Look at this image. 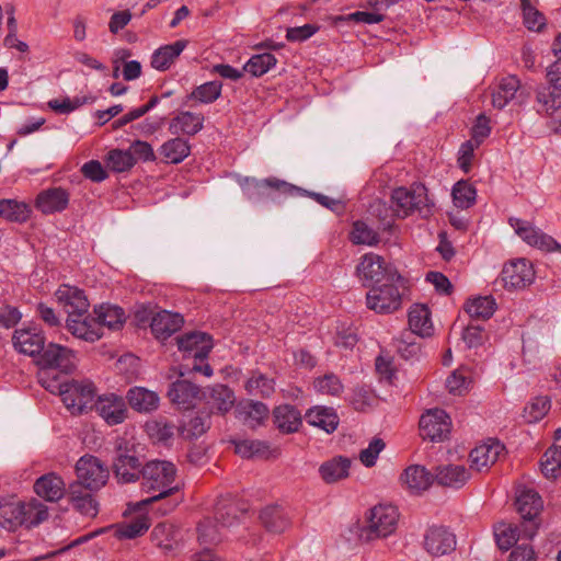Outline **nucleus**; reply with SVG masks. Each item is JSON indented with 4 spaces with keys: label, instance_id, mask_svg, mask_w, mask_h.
I'll return each mask as SVG.
<instances>
[{
    "label": "nucleus",
    "instance_id": "9b49d317",
    "mask_svg": "<svg viewBox=\"0 0 561 561\" xmlns=\"http://www.w3.org/2000/svg\"><path fill=\"white\" fill-rule=\"evenodd\" d=\"M398 283H387L381 287H373L366 295L367 307L377 313H391L402 304V295Z\"/></svg>",
    "mask_w": 561,
    "mask_h": 561
},
{
    "label": "nucleus",
    "instance_id": "13d9d810",
    "mask_svg": "<svg viewBox=\"0 0 561 561\" xmlns=\"http://www.w3.org/2000/svg\"><path fill=\"white\" fill-rule=\"evenodd\" d=\"M393 343L397 352L405 359L414 358L420 353V344L413 332L403 331Z\"/></svg>",
    "mask_w": 561,
    "mask_h": 561
},
{
    "label": "nucleus",
    "instance_id": "0e129e2a",
    "mask_svg": "<svg viewBox=\"0 0 561 561\" xmlns=\"http://www.w3.org/2000/svg\"><path fill=\"white\" fill-rule=\"evenodd\" d=\"M520 8L526 27L530 31L539 32L546 24L543 14L529 0H520Z\"/></svg>",
    "mask_w": 561,
    "mask_h": 561
},
{
    "label": "nucleus",
    "instance_id": "a211bd4d",
    "mask_svg": "<svg viewBox=\"0 0 561 561\" xmlns=\"http://www.w3.org/2000/svg\"><path fill=\"white\" fill-rule=\"evenodd\" d=\"M168 397L180 409L188 410L201 400V390L187 380H176L171 385Z\"/></svg>",
    "mask_w": 561,
    "mask_h": 561
},
{
    "label": "nucleus",
    "instance_id": "7ed1b4c3",
    "mask_svg": "<svg viewBox=\"0 0 561 561\" xmlns=\"http://www.w3.org/2000/svg\"><path fill=\"white\" fill-rule=\"evenodd\" d=\"M399 512L390 504H379L370 508L366 515V525L359 528L358 538L371 541L391 535L398 524Z\"/></svg>",
    "mask_w": 561,
    "mask_h": 561
},
{
    "label": "nucleus",
    "instance_id": "680f3d73",
    "mask_svg": "<svg viewBox=\"0 0 561 561\" xmlns=\"http://www.w3.org/2000/svg\"><path fill=\"white\" fill-rule=\"evenodd\" d=\"M549 410L550 400L547 397H537L525 407L523 417L527 423H536L543 419Z\"/></svg>",
    "mask_w": 561,
    "mask_h": 561
},
{
    "label": "nucleus",
    "instance_id": "423d86ee",
    "mask_svg": "<svg viewBox=\"0 0 561 561\" xmlns=\"http://www.w3.org/2000/svg\"><path fill=\"white\" fill-rule=\"evenodd\" d=\"M142 467L134 447H130L124 438L117 439L112 465L117 481L121 483L136 482L141 477Z\"/></svg>",
    "mask_w": 561,
    "mask_h": 561
},
{
    "label": "nucleus",
    "instance_id": "864d4df0",
    "mask_svg": "<svg viewBox=\"0 0 561 561\" xmlns=\"http://www.w3.org/2000/svg\"><path fill=\"white\" fill-rule=\"evenodd\" d=\"M176 426L164 420V419H158L152 420L146 423V431L151 439L167 444L169 443L174 435Z\"/></svg>",
    "mask_w": 561,
    "mask_h": 561
},
{
    "label": "nucleus",
    "instance_id": "a878e982",
    "mask_svg": "<svg viewBox=\"0 0 561 561\" xmlns=\"http://www.w3.org/2000/svg\"><path fill=\"white\" fill-rule=\"evenodd\" d=\"M245 508L231 497L220 499L215 506V520L221 527H231L239 523Z\"/></svg>",
    "mask_w": 561,
    "mask_h": 561
},
{
    "label": "nucleus",
    "instance_id": "6e6d98bb",
    "mask_svg": "<svg viewBox=\"0 0 561 561\" xmlns=\"http://www.w3.org/2000/svg\"><path fill=\"white\" fill-rule=\"evenodd\" d=\"M149 519L145 515H139L118 526L116 534L119 538L134 539L141 536L149 528Z\"/></svg>",
    "mask_w": 561,
    "mask_h": 561
},
{
    "label": "nucleus",
    "instance_id": "dca6fc26",
    "mask_svg": "<svg viewBox=\"0 0 561 561\" xmlns=\"http://www.w3.org/2000/svg\"><path fill=\"white\" fill-rule=\"evenodd\" d=\"M57 301L70 317H83L89 308V301L83 291L77 287L62 285L55 293Z\"/></svg>",
    "mask_w": 561,
    "mask_h": 561
},
{
    "label": "nucleus",
    "instance_id": "de8ad7c7",
    "mask_svg": "<svg viewBox=\"0 0 561 561\" xmlns=\"http://www.w3.org/2000/svg\"><path fill=\"white\" fill-rule=\"evenodd\" d=\"M236 398L227 386L216 385L208 389V403L220 413L228 412L234 404Z\"/></svg>",
    "mask_w": 561,
    "mask_h": 561
},
{
    "label": "nucleus",
    "instance_id": "e2e57ef3",
    "mask_svg": "<svg viewBox=\"0 0 561 561\" xmlns=\"http://www.w3.org/2000/svg\"><path fill=\"white\" fill-rule=\"evenodd\" d=\"M221 88V82L209 81L193 90L188 98L192 100H197L201 103H213L220 96Z\"/></svg>",
    "mask_w": 561,
    "mask_h": 561
},
{
    "label": "nucleus",
    "instance_id": "2f4dec72",
    "mask_svg": "<svg viewBox=\"0 0 561 561\" xmlns=\"http://www.w3.org/2000/svg\"><path fill=\"white\" fill-rule=\"evenodd\" d=\"M187 46V41L179 39L158 48L151 56V66L159 71L168 70Z\"/></svg>",
    "mask_w": 561,
    "mask_h": 561
},
{
    "label": "nucleus",
    "instance_id": "7c9ffc66",
    "mask_svg": "<svg viewBox=\"0 0 561 561\" xmlns=\"http://www.w3.org/2000/svg\"><path fill=\"white\" fill-rule=\"evenodd\" d=\"M401 479L410 491L420 493L432 485L435 477L425 467L413 465L404 470Z\"/></svg>",
    "mask_w": 561,
    "mask_h": 561
},
{
    "label": "nucleus",
    "instance_id": "a18cd8bd",
    "mask_svg": "<svg viewBox=\"0 0 561 561\" xmlns=\"http://www.w3.org/2000/svg\"><path fill=\"white\" fill-rule=\"evenodd\" d=\"M21 526H36L48 517L47 506L36 499L21 502Z\"/></svg>",
    "mask_w": 561,
    "mask_h": 561
},
{
    "label": "nucleus",
    "instance_id": "f704fd0d",
    "mask_svg": "<svg viewBox=\"0 0 561 561\" xmlns=\"http://www.w3.org/2000/svg\"><path fill=\"white\" fill-rule=\"evenodd\" d=\"M152 541L164 551H173L181 542L180 530L170 523H160L151 533Z\"/></svg>",
    "mask_w": 561,
    "mask_h": 561
},
{
    "label": "nucleus",
    "instance_id": "58836bf2",
    "mask_svg": "<svg viewBox=\"0 0 561 561\" xmlns=\"http://www.w3.org/2000/svg\"><path fill=\"white\" fill-rule=\"evenodd\" d=\"M519 88L520 82L517 77L508 76L503 78L492 92L493 106L500 110L505 107L515 98Z\"/></svg>",
    "mask_w": 561,
    "mask_h": 561
},
{
    "label": "nucleus",
    "instance_id": "aec40b11",
    "mask_svg": "<svg viewBox=\"0 0 561 561\" xmlns=\"http://www.w3.org/2000/svg\"><path fill=\"white\" fill-rule=\"evenodd\" d=\"M504 446L500 442H491L477 446L469 455L470 469L481 472L488 470L499 459Z\"/></svg>",
    "mask_w": 561,
    "mask_h": 561
},
{
    "label": "nucleus",
    "instance_id": "5701e85b",
    "mask_svg": "<svg viewBox=\"0 0 561 561\" xmlns=\"http://www.w3.org/2000/svg\"><path fill=\"white\" fill-rule=\"evenodd\" d=\"M67 329L76 337L95 342L102 336L101 327L95 322L94 317H70L67 319Z\"/></svg>",
    "mask_w": 561,
    "mask_h": 561
},
{
    "label": "nucleus",
    "instance_id": "412c9836",
    "mask_svg": "<svg viewBox=\"0 0 561 561\" xmlns=\"http://www.w3.org/2000/svg\"><path fill=\"white\" fill-rule=\"evenodd\" d=\"M537 112L551 117L561 126V92L551 87H540L536 93Z\"/></svg>",
    "mask_w": 561,
    "mask_h": 561
},
{
    "label": "nucleus",
    "instance_id": "bb28decb",
    "mask_svg": "<svg viewBox=\"0 0 561 561\" xmlns=\"http://www.w3.org/2000/svg\"><path fill=\"white\" fill-rule=\"evenodd\" d=\"M183 323L181 314L162 310L153 316L150 327L156 337L164 340L179 331Z\"/></svg>",
    "mask_w": 561,
    "mask_h": 561
},
{
    "label": "nucleus",
    "instance_id": "cd10ccee",
    "mask_svg": "<svg viewBox=\"0 0 561 561\" xmlns=\"http://www.w3.org/2000/svg\"><path fill=\"white\" fill-rule=\"evenodd\" d=\"M126 399L131 409L140 413H149L158 409L160 398L157 392L144 387H133L127 391Z\"/></svg>",
    "mask_w": 561,
    "mask_h": 561
},
{
    "label": "nucleus",
    "instance_id": "bf43d9fd",
    "mask_svg": "<svg viewBox=\"0 0 561 561\" xmlns=\"http://www.w3.org/2000/svg\"><path fill=\"white\" fill-rule=\"evenodd\" d=\"M136 158L128 150L113 149L107 154V165L115 172H125L134 167Z\"/></svg>",
    "mask_w": 561,
    "mask_h": 561
},
{
    "label": "nucleus",
    "instance_id": "3c124183",
    "mask_svg": "<svg viewBox=\"0 0 561 561\" xmlns=\"http://www.w3.org/2000/svg\"><path fill=\"white\" fill-rule=\"evenodd\" d=\"M451 196L457 208L467 209L476 203L477 191L471 183L460 180L453 186Z\"/></svg>",
    "mask_w": 561,
    "mask_h": 561
},
{
    "label": "nucleus",
    "instance_id": "20e7f679",
    "mask_svg": "<svg viewBox=\"0 0 561 561\" xmlns=\"http://www.w3.org/2000/svg\"><path fill=\"white\" fill-rule=\"evenodd\" d=\"M42 367L39 381L45 388V380L60 379L58 373L68 375L76 368V355L73 351L59 344H49L39 357Z\"/></svg>",
    "mask_w": 561,
    "mask_h": 561
},
{
    "label": "nucleus",
    "instance_id": "338daca9",
    "mask_svg": "<svg viewBox=\"0 0 561 561\" xmlns=\"http://www.w3.org/2000/svg\"><path fill=\"white\" fill-rule=\"evenodd\" d=\"M302 424L301 411L297 407L283 404V433H294Z\"/></svg>",
    "mask_w": 561,
    "mask_h": 561
},
{
    "label": "nucleus",
    "instance_id": "ea45409f",
    "mask_svg": "<svg viewBox=\"0 0 561 561\" xmlns=\"http://www.w3.org/2000/svg\"><path fill=\"white\" fill-rule=\"evenodd\" d=\"M238 417L249 427L255 428L267 417L268 408L256 401H247L237 409Z\"/></svg>",
    "mask_w": 561,
    "mask_h": 561
},
{
    "label": "nucleus",
    "instance_id": "37998d69",
    "mask_svg": "<svg viewBox=\"0 0 561 561\" xmlns=\"http://www.w3.org/2000/svg\"><path fill=\"white\" fill-rule=\"evenodd\" d=\"M234 451L243 458H268L272 454L271 446L265 440L240 439L232 440Z\"/></svg>",
    "mask_w": 561,
    "mask_h": 561
},
{
    "label": "nucleus",
    "instance_id": "393cba45",
    "mask_svg": "<svg viewBox=\"0 0 561 561\" xmlns=\"http://www.w3.org/2000/svg\"><path fill=\"white\" fill-rule=\"evenodd\" d=\"M34 491L39 497L48 502H57L66 494V486L59 476L47 473L36 480Z\"/></svg>",
    "mask_w": 561,
    "mask_h": 561
},
{
    "label": "nucleus",
    "instance_id": "39448f33",
    "mask_svg": "<svg viewBox=\"0 0 561 561\" xmlns=\"http://www.w3.org/2000/svg\"><path fill=\"white\" fill-rule=\"evenodd\" d=\"M356 275L363 286L369 287L381 282L402 283L401 275L385 259L375 253L364 254L356 266Z\"/></svg>",
    "mask_w": 561,
    "mask_h": 561
},
{
    "label": "nucleus",
    "instance_id": "a19ab883",
    "mask_svg": "<svg viewBox=\"0 0 561 561\" xmlns=\"http://www.w3.org/2000/svg\"><path fill=\"white\" fill-rule=\"evenodd\" d=\"M210 427V415L207 412L196 413L184 420L178 427L179 434L184 439H194L202 436Z\"/></svg>",
    "mask_w": 561,
    "mask_h": 561
},
{
    "label": "nucleus",
    "instance_id": "9d476101",
    "mask_svg": "<svg viewBox=\"0 0 561 561\" xmlns=\"http://www.w3.org/2000/svg\"><path fill=\"white\" fill-rule=\"evenodd\" d=\"M420 435L431 442H443L448 438L451 430V420L442 409L426 410L420 417Z\"/></svg>",
    "mask_w": 561,
    "mask_h": 561
},
{
    "label": "nucleus",
    "instance_id": "052dcab7",
    "mask_svg": "<svg viewBox=\"0 0 561 561\" xmlns=\"http://www.w3.org/2000/svg\"><path fill=\"white\" fill-rule=\"evenodd\" d=\"M274 380L267 378L265 375L255 373L249 378L245 383V389L252 396L268 397L274 391Z\"/></svg>",
    "mask_w": 561,
    "mask_h": 561
},
{
    "label": "nucleus",
    "instance_id": "c9c22d12",
    "mask_svg": "<svg viewBox=\"0 0 561 561\" xmlns=\"http://www.w3.org/2000/svg\"><path fill=\"white\" fill-rule=\"evenodd\" d=\"M306 421L325 433H332L336 430L339 417L332 408L316 407L306 412Z\"/></svg>",
    "mask_w": 561,
    "mask_h": 561
},
{
    "label": "nucleus",
    "instance_id": "ddd939ff",
    "mask_svg": "<svg viewBox=\"0 0 561 561\" xmlns=\"http://www.w3.org/2000/svg\"><path fill=\"white\" fill-rule=\"evenodd\" d=\"M93 408L110 426L122 424L128 415L124 398L116 393L99 396L93 403Z\"/></svg>",
    "mask_w": 561,
    "mask_h": 561
},
{
    "label": "nucleus",
    "instance_id": "79ce46f5",
    "mask_svg": "<svg viewBox=\"0 0 561 561\" xmlns=\"http://www.w3.org/2000/svg\"><path fill=\"white\" fill-rule=\"evenodd\" d=\"M21 501L14 497L0 499V526L15 530L21 526Z\"/></svg>",
    "mask_w": 561,
    "mask_h": 561
},
{
    "label": "nucleus",
    "instance_id": "8fccbe9b",
    "mask_svg": "<svg viewBox=\"0 0 561 561\" xmlns=\"http://www.w3.org/2000/svg\"><path fill=\"white\" fill-rule=\"evenodd\" d=\"M350 239L354 244L375 247L379 243V233L367 222L357 220L353 224Z\"/></svg>",
    "mask_w": 561,
    "mask_h": 561
},
{
    "label": "nucleus",
    "instance_id": "c03bdc74",
    "mask_svg": "<svg viewBox=\"0 0 561 561\" xmlns=\"http://www.w3.org/2000/svg\"><path fill=\"white\" fill-rule=\"evenodd\" d=\"M191 152V146L187 140L175 137L165 141L160 148V154L167 163H180Z\"/></svg>",
    "mask_w": 561,
    "mask_h": 561
},
{
    "label": "nucleus",
    "instance_id": "49530a36",
    "mask_svg": "<svg viewBox=\"0 0 561 561\" xmlns=\"http://www.w3.org/2000/svg\"><path fill=\"white\" fill-rule=\"evenodd\" d=\"M465 309L471 319L488 320L493 316L496 302L492 296L476 297L467 301Z\"/></svg>",
    "mask_w": 561,
    "mask_h": 561
},
{
    "label": "nucleus",
    "instance_id": "5fc2aeb1",
    "mask_svg": "<svg viewBox=\"0 0 561 561\" xmlns=\"http://www.w3.org/2000/svg\"><path fill=\"white\" fill-rule=\"evenodd\" d=\"M276 62V57L270 53L257 54L249 59L243 70L252 76L260 77L274 67Z\"/></svg>",
    "mask_w": 561,
    "mask_h": 561
},
{
    "label": "nucleus",
    "instance_id": "72a5a7b5",
    "mask_svg": "<svg viewBox=\"0 0 561 561\" xmlns=\"http://www.w3.org/2000/svg\"><path fill=\"white\" fill-rule=\"evenodd\" d=\"M280 188V181L278 179L256 180L245 179L242 184V191L249 199L259 201L270 197Z\"/></svg>",
    "mask_w": 561,
    "mask_h": 561
},
{
    "label": "nucleus",
    "instance_id": "473e14b6",
    "mask_svg": "<svg viewBox=\"0 0 561 561\" xmlns=\"http://www.w3.org/2000/svg\"><path fill=\"white\" fill-rule=\"evenodd\" d=\"M351 463L346 457H333L319 467V474L325 483H335L348 477Z\"/></svg>",
    "mask_w": 561,
    "mask_h": 561
},
{
    "label": "nucleus",
    "instance_id": "f03ea898",
    "mask_svg": "<svg viewBox=\"0 0 561 561\" xmlns=\"http://www.w3.org/2000/svg\"><path fill=\"white\" fill-rule=\"evenodd\" d=\"M45 389L58 393L72 414H82L93 408L96 390L89 380L47 379Z\"/></svg>",
    "mask_w": 561,
    "mask_h": 561
},
{
    "label": "nucleus",
    "instance_id": "09e8293b",
    "mask_svg": "<svg viewBox=\"0 0 561 561\" xmlns=\"http://www.w3.org/2000/svg\"><path fill=\"white\" fill-rule=\"evenodd\" d=\"M313 389L322 396L340 397L344 392L341 378L334 373H327L313 379Z\"/></svg>",
    "mask_w": 561,
    "mask_h": 561
},
{
    "label": "nucleus",
    "instance_id": "603ef678",
    "mask_svg": "<svg viewBox=\"0 0 561 561\" xmlns=\"http://www.w3.org/2000/svg\"><path fill=\"white\" fill-rule=\"evenodd\" d=\"M31 209L22 202L13 199L0 201V216L14 222H25L30 218Z\"/></svg>",
    "mask_w": 561,
    "mask_h": 561
},
{
    "label": "nucleus",
    "instance_id": "f257e3e1",
    "mask_svg": "<svg viewBox=\"0 0 561 561\" xmlns=\"http://www.w3.org/2000/svg\"><path fill=\"white\" fill-rule=\"evenodd\" d=\"M141 488L147 493H152L142 500L139 505H148L179 491L175 466L165 460H151L142 467Z\"/></svg>",
    "mask_w": 561,
    "mask_h": 561
},
{
    "label": "nucleus",
    "instance_id": "4d7b16f0",
    "mask_svg": "<svg viewBox=\"0 0 561 561\" xmlns=\"http://www.w3.org/2000/svg\"><path fill=\"white\" fill-rule=\"evenodd\" d=\"M541 471L547 478H557L561 473V447H550L542 457Z\"/></svg>",
    "mask_w": 561,
    "mask_h": 561
},
{
    "label": "nucleus",
    "instance_id": "69168bd1",
    "mask_svg": "<svg viewBox=\"0 0 561 561\" xmlns=\"http://www.w3.org/2000/svg\"><path fill=\"white\" fill-rule=\"evenodd\" d=\"M470 382L468 370L460 368L446 379V387L450 393L461 396L468 391Z\"/></svg>",
    "mask_w": 561,
    "mask_h": 561
},
{
    "label": "nucleus",
    "instance_id": "6ab92c4d",
    "mask_svg": "<svg viewBox=\"0 0 561 561\" xmlns=\"http://www.w3.org/2000/svg\"><path fill=\"white\" fill-rule=\"evenodd\" d=\"M68 204L69 193L62 187H51L37 195L35 206L43 214L49 215L65 210Z\"/></svg>",
    "mask_w": 561,
    "mask_h": 561
},
{
    "label": "nucleus",
    "instance_id": "4468645a",
    "mask_svg": "<svg viewBox=\"0 0 561 561\" xmlns=\"http://www.w3.org/2000/svg\"><path fill=\"white\" fill-rule=\"evenodd\" d=\"M535 278L531 263L526 259H517L505 264L501 272L503 286L508 289H523Z\"/></svg>",
    "mask_w": 561,
    "mask_h": 561
},
{
    "label": "nucleus",
    "instance_id": "6e6552de",
    "mask_svg": "<svg viewBox=\"0 0 561 561\" xmlns=\"http://www.w3.org/2000/svg\"><path fill=\"white\" fill-rule=\"evenodd\" d=\"M508 224L515 233L528 245L545 252H561V244L531 222L511 217Z\"/></svg>",
    "mask_w": 561,
    "mask_h": 561
},
{
    "label": "nucleus",
    "instance_id": "0eeeda50",
    "mask_svg": "<svg viewBox=\"0 0 561 561\" xmlns=\"http://www.w3.org/2000/svg\"><path fill=\"white\" fill-rule=\"evenodd\" d=\"M392 213L396 217L404 218L417 210L428 211L430 199L425 186L415 185L412 190L398 187L391 194Z\"/></svg>",
    "mask_w": 561,
    "mask_h": 561
},
{
    "label": "nucleus",
    "instance_id": "b1692460",
    "mask_svg": "<svg viewBox=\"0 0 561 561\" xmlns=\"http://www.w3.org/2000/svg\"><path fill=\"white\" fill-rule=\"evenodd\" d=\"M434 477L439 485L460 489L469 481L470 471L463 465H444L436 468Z\"/></svg>",
    "mask_w": 561,
    "mask_h": 561
},
{
    "label": "nucleus",
    "instance_id": "e433bc0d",
    "mask_svg": "<svg viewBox=\"0 0 561 561\" xmlns=\"http://www.w3.org/2000/svg\"><path fill=\"white\" fill-rule=\"evenodd\" d=\"M94 314V320L101 329L103 327L112 330L119 329L126 320L125 311L121 307L108 304H103L95 308Z\"/></svg>",
    "mask_w": 561,
    "mask_h": 561
},
{
    "label": "nucleus",
    "instance_id": "774afa93",
    "mask_svg": "<svg viewBox=\"0 0 561 561\" xmlns=\"http://www.w3.org/2000/svg\"><path fill=\"white\" fill-rule=\"evenodd\" d=\"M198 541L202 545H214L220 540V534L217 526L213 525L210 519H205L197 527Z\"/></svg>",
    "mask_w": 561,
    "mask_h": 561
},
{
    "label": "nucleus",
    "instance_id": "f8f14e48",
    "mask_svg": "<svg viewBox=\"0 0 561 561\" xmlns=\"http://www.w3.org/2000/svg\"><path fill=\"white\" fill-rule=\"evenodd\" d=\"M77 478L84 483L85 489L96 491L105 485L108 469L94 456H83L76 463Z\"/></svg>",
    "mask_w": 561,
    "mask_h": 561
},
{
    "label": "nucleus",
    "instance_id": "f3484780",
    "mask_svg": "<svg viewBox=\"0 0 561 561\" xmlns=\"http://www.w3.org/2000/svg\"><path fill=\"white\" fill-rule=\"evenodd\" d=\"M179 350L196 359H204L213 348L211 336L203 332H191L178 337Z\"/></svg>",
    "mask_w": 561,
    "mask_h": 561
},
{
    "label": "nucleus",
    "instance_id": "c85d7f7f",
    "mask_svg": "<svg viewBox=\"0 0 561 561\" xmlns=\"http://www.w3.org/2000/svg\"><path fill=\"white\" fill-rule=\"evenodd\" d=\"M409 327L407 332H413L421 337L431 336L434 332L431 311L425 305H413L409 311Z\"/></svg>",
    "mask_w": 561,
    "mask_h": 561
},
{
    "label": "nucleus",
    "instance_id": "2eb2a0df",
    "mask_svg": "<svg viewBox=\"0 0 561 561\" xmlns=\"http://www.w3.org/2000/svg\"><path fill=\"white\" fill-rule=\"evenodd\" d=\"M423 546L432 557H442L455 550L456 537L445 527H432L424 536Z\"/></svg>",
    "mask_w": 561,
    "mask_h": 561
},
{
    "label": "nucleus",
    "instance_id": "1a4fd4ad",
    "mask_svg": "<svg viewBox=\"0 0 561 561\" xmlns=\"http://www.w3.org/2000/svg\"><path fill=\"white\" fill-rule=\"evenodd\" d=\"M516 508L523 518V531L528 539H533L538 530L536 517L542 510L540 495L531 489H522L516 496Z\"/></svg>",
    "mask_w": 561,
    "mask_h": 561
},
{
    "label": "nucleus",
    "instance_id": "4c0bfd02",
    "mask_svg": "<svg viewBox=\"0 0 561 561\" xmlns=\"http://www.w3.org/2000/svg\"><path fill=\"white\" fill-rule=\"evenodd\" d=\"M494 537L500 549L508 550L519 539H528L523 531V522L518 525L510 523H499L494 527Z\"/></svg>",
    "mask_w": 561,
    "mask_h": 561
},
{
    "label": "nucleus",
    "instance_id": "c756f323",
    "mask_svg": "<svg viewBox=\"0 0 561 561\" xmlns=\"http://www.w3.org/2000/svg\"><path fill=\"white\" fill-rule=\"evenodd\" d=\"M204 125V116L193 112H181L171 119L169 130L172 135L193 136L202 130Z\"/></svg>",
    "mask_w": 561,
    "mask_h": 561
},
{
    "label": "nucleus",
    "instance_id": "4be33fe9",
    "mask_svg": "<svg viewBox=\"0 0 561 561\" xmlns=\"http://www.w3.org/2000/svg\"><path fill=\"white\" fill-rule=\"evenodd\" d=\"M14 347L23 354L35 356L44 350L45 337L36 329L16 330L13 335Z\"/></svg>",
    "mask_w": 561,
    "mask_h": 561
}]
</instances>
